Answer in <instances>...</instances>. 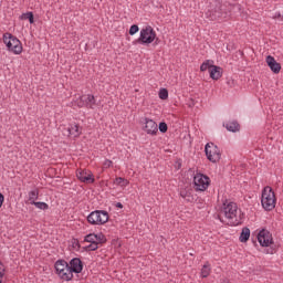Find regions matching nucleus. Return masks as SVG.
<instances>
[{
    "label": "nucleus",
    "mask_w": 283,
    "mask_h": 283,
    "mask_svg": "<svg viewBox=\"0 0 283 283\" xmlns=\"http://www.w3.org/2000/svg\"><path fill=\"white\" fill-rule=\"evenodd\" d=\"M220 213L224 216V219L218 214V220L222 222V224H228V227H239V224H242V217L240 208H238V203L233 201H224L221 206Z\"/></svg>",
    "instance_id": "nucleus-1"
},
{
    "label": "nucleus",
    "mask_w": 283,
    "mask_h": 283,
    "mask_svg": "<svg viewBox=\"0 0 283 283\" xmlns=\"http://www.w3.org/2000/svg\"><path fill=\"white\" fill-rule=\"evenodd\" d=\"M261 205L264 211H273L275 205H277V198L275 197V191L271 186H265L261 193Z\"/></svg>",
    "instance_id": "nucleus-2"
},
{
    "label": "nucleus",
    "mask_w": 283,
    "mask_h": 283,
    "mask_svg": "<svg viewBox=\"0 0 283 283\" xmlns=\"http://www.w3.org/2000/svg\"><path fill=\"white\" fill-rule=\"evenodd\" d=\"M2 41L7 46L8 52H12V54L15 55H19L23 52V44L21 43V40H19L12 33H3Z\"/></svg>",
    "instance_id": "nucleus-3"
},
{
    "label": "nucleus",
    "mask_w": 283,
    "mask_h": 283,
    "mask_svg": "<svg viewBox=\"0 0 283 283\" xmlns=\"http://www.w3.org/2000/svg\"><path fill=\"white\" fill-rule=\"evenodd\" d=\"M55 273L60 277V280H63V282H72L74 279V274L72 273V270L70 268V263L65 260H57L54 264Z\"/></svg>",
    "instance_id": "nucleus-4"
},
{
    "label": "nucleus",
    "mask_w": 283,
    "mask_h": 283,
    "mask_svg": "<svg viewBox=\"0 0 283 283\" xmlns=\"http://www.w3.org/2000/svg\"><path fill=\"white\" fill-rule=\"evenodd\" d=\"M88 224L93 227H103L109 222V213L105 210H94L86 218Z\"/></svg>",
    "instance_id": "nucleus-5"
},
{
    "label": "nucleus",
    "mask_w": 283,
    "mask_h": 283,
    "mask_svg": "<svg viewBox=\"0 0 283 283\" xmlns=\"http://www.w3.org/2000/svg\"><path fill=\"white\" fill-rule=\"evenodd\" d=\"M156 39H158L156 31L151 25H147L140 30L137 43L140 45H151Z\"/></svg>",
    "instance_id": "nucleus-6"
},
{
    "label": "nucleus",
    "mask_w": 283,
    "mask_h": 283,
    "mask_svg": "<svg viewBox=\"0 0 283 283\" xmlns=\"http://www.w3.org/2000/svg\"><path fill=\"white\" fill-rule=\"evenodd\" d=\"M211 185V179L209 176L202 172H196L193 176V188L195 191H207Z\"/></svg>",
    "instance_id": "nucleus-7"
},
{
    "label": "nucleus",
    "mask_w": 283,
    "mask_h": 283,
    "mask_svg": "<svg viewBox=\"0 0 283 283\" xmlns=\"http://www.w3.org/2000/svg\"><path fill=\"white\" fill-rule=\"evenodd\" d=\"M72 105L80 108L87 107V109H94V107H96V97L92 94L82 95L73 101Z\"/></svg>",
    "instance_id": "nucleus-8"
},
{
    "label": "nucleus",
    "mask_w": 283,
    "mask_h": 283,
    "mask_svg": "<svg viewBox=\"0 0 283 283\" xmlns=\"http://www.w3.org/2000/svg\"><path fill=\"white\" fill-rule=\"evenodd\" d=\"M205 153L210 163H218L220 161V158H222V153H220V148L213 143L206 144Z\"/></svg>",
    "instance_id": "nucleus-9"
},
{
    "label": "nucleus",
    "mask_w": 283,
    "mask_h": 283,
    "mask_svg": "<svg viewBox=\"0 0 283 283\" xmlns=\"http://www.w3.org/2000/svg\"><path fill=\"white\" fill-rule=\"evenodd\" d=\"M256 238L260 247H263V248H269L271 247V244L274 243L273 234L271 233V231L266 229L260 230Z\"/></svg>",
    "instance_id": "nucleus-10"
},
{
    "label": "nucleus",
    "mask_w": 283,
    "mask_h": 283,
    "mask_svg": "<svg viewBox=\"0 0 283 283\" xmlns=\"http://www.w3.org/2000/svg\"><path fill=\"white\" fill-rule=\"evenodd\" d=\"M84 242H88L90 244H105V242H107V239L102 232L90 233L84 237Z\"/></svg>",
    "instance_id": "nucleus-11"
},
{
    "label": "nucleus",
    "mask_w": 283,
    "mask_h": 283,
    "mask_svg": "<svg viewBox=\"0 0 283 283\" xmlns=\"http://www.w3.org/2000/svg\"><path fill=\"white\" fill-rule=\"evenodd\" d=\"M144 132L148 134V136H156L158 134V124L149 117L144 118Z\"/></svg>",
    "instance_id": "nucleus-12"
},
{
    "label": "nucleus",
    "mask_w": 283,
    "mask_h": 283,
    "mask_svg": "<svg viewBox=\"0 0 283 283\" xmlns=\"http://www.w3.org/2000/svg\"><path fill=\"white\" fill-rule=\"evenodd\" d=\"M69 268L71 269V273L78 275V273H83V261L80 258H73L69 262Z\"/></svg>",
    "instance_id": "nucleus-13"
},
{
    "label": "nucleus",
    "mask_w": 283,
    "mask_h": 283,
    "mask_svg": "<svg viewBox=\"0 0 283 283\" xmlns=\"http://www.w3.org/2000/svg\"><path fill=\"white\" fill-rule=\"evenodd\" d=\"M76 176L81 182H88L90 185L94 184V175L87 170H77Z\"/></svg>",
    "instance_id": "nucleus-14"
},
{
    "label": "nucleus",
    "mask_w": 283,
    "mask_h": 283,
    "mask_svg": "<svg viewBox=\"0 0 283 283\" xmlns=\"http://www.w3.org/2000/svg\"><path fill=\"white\" fill-rule=\"evenodd\" d=\"M265 61L271 72H273V74H280V71L282 70V65L277 63V61H275V57H273L272 55H268Z\"/></svg>",
    "instance_id": "nucleus-15"
},
{
    "label": "nucleus",
    "mask_w": 283,
    "mask_h": 283,
    "mask_svg": "<svg viewBox=\"0 0 283 283\" xmlns=\"http://www.w3.org/2000/svg\"><path fill=\"white\" fill-rule=\"evenodd\" d=\"M69 136H73V138H78L81 134H83V129L78 124H70L67 128Z\"/></svg>",
    "instance_id": "nucleus-16"
},
{
    "label": "nucleus",
    "mask_w": 283,
    "mask_h": 283,
    "mask_svg": "<svg viewBox=\"0 0 283 283\" xmlns=\"http://www.w3.org/2000/svg\"><path fill=\"white\" fill-rule=\"evenodd\" d=\"M209 74L212 81H219V78H222V67L212 65L210 66Z\"/></svg>",
    "instance_id": "nucleus-17"
},
{
    "label": "nucleus",
    "mask_w": 283,
    "mask_h": 283,
    "mask_svg": "<svg viewBox=\"0 0 283 283\" xmlns=\"http://www.w3.org/2000/svg\"><path fill=\"white\" fill-rule=\"evenodd\" d=\"M209 275H211V263L206 262L201 268L200 277L206 279Z\"/></svg>",
    "instance_id": "nucleus-18"
},
{
    "label": "nucleus",
    "mask_w": 283,
    "mask_h": 283,
    "mask_svg": "<svg viewBox=\"0 0 283 283\" xmlns=\"http://www.w3.org/2000/svg\"><path fill=\"white\" fill-rule=\"evenodd\" d=\"M250 238H251V230L247 227L243 228L239 237L240 242H249Z\"/></svg>",
    "instance_id": "nucleus-19"
},
{
    "label": "nucleus",
    "mask_w": 283,
    "mask_h": 283,
    "mask_svg": "<svg viewBox=\"0 0 283 283\" xmlns=\"http://www.w3.org/2000/svg\"><path fill=\"white\" fill-rule=\"evenodd\" d=\"M226 129H228V132H240V124H238V122L232 120V122H228L226 125Z\"/></svg>",
    "instance_id": "nucleus-20"
},
{
    "label": "nucleus",
    "mask_w": 283,
    "mask_h": 283,
    "mask_svg": "<svg viewBox=\"0 0 283 283\" xmlns=\"http://www.w3.org/2000/svg\"><path fill=\"white\" fill-rule=\"evenodd\" d=\"M39 200V189H33L29 191V202L34 205Z\"/></svg>",
    "instance_id": "nucleus-21"
},
{
    "label": "nucleus",
    "mask_w": 283,
    "mask_h": 283,
    "mask_svg": "<svg viewBox=\"0 0 283 283\" xmlns=\"http://www.w3.org/2000/svg\"><path fill=\"white\" fill-rule=\"evenodd\" d=\"M114 184L117 185L118 187H122V189H125V187L129 186V180H127L123 177H117V178H115Z\"/></svg>",
    "instance_id": "nucleus-22"
},
{
    "label": "nucleus",
    "mask_w": 283,
    "mask_h": 283,
    "mask_svg": "<svg viewBox=\"0 0 283 283\" xmlns=\"http://www.w3.org/2000/svg\"><path fill=\"white\" fill-rule=\"evenodd\" d=\"M180 196H181V198H184V200H186L187 202H193V196H191V192H190V191L181 190V191H180Z\"/></svg>",
    "instance_id": "nucleus-23"
},
{
    "label": "nucleus",
    "mask_w": 283,
    "mask_h": 283,
    "mask_svg": "<svg viewBox=\"0 0 283 283\" xmlns=\"http://www.w3.org/2000/svg\"><path fill=\"white\" fill-rule=\"evenodd\" d=\"M211 63H213V61H211V60H206L201 65H200V71L201 72H207V70H211V66H213V64H211Z\"/></svg>",
    "instance_id": "nucleus-24"
},
{
    "label": "nucleus",
    "mask_w": 283,
    "mask_h": 283,
    "mask_svg": "<svg viewBox=\"0 0 283 283\" xmlns=\"http://www.w3.org/2000/svg\"><path fill=\"white\" fill-rule=\"evenodd\" d=\"M33 206L36 207V209H41V211H46V209H50V206L43 201H35Z\"/></svg>",
    "instance_id": "nucleus-25"
},
{
    "label": "nucleus",
    "mask_w": 283,
    "mask_h": 283,
    "mask_svg": "<svg viewBox=\"0 0 283 283\" xmlns=\"http://www.w3.org/2000/svg\"><path fill=\"white\" fill-rule=\"evenodd\" d=\"M158 96L161 101H167L169 98V91L167 88H160Z\"/></svg>",
    "instance_id": "nucleus-26"
},
{
    "label": "nucleus",
    "mask_w": 283,
    "mask_h": 283,
    "mask_svg": "<svg viewBox=\"0 0 283 283\" xmlns=\"http://www.w3.org/2000/svg\"><path fill=\"white\" fill-rule=\"evenodd\" d=\"M22 19H28V21L32 24L34 23V14L32 12H27L22 14Z\"/></svg>",
    "instance_id": "nucleus-27"
},
{
    "label": "nucleus",
    "mask_w": 283,
    "mask_h": 283,
    "mask_svg": "<svg viewBox=\"0 0 283 283\" xmlns=\"http://www.w3.org/2000/svg\"><path fill=\"white\" fill-rule=\"evenodd\" d=\"M3 277H6V265L0 262V283H3Z\"/></svg>",
    "instance_id": "nucleus-28"
},
{
    "label": "nucleus",
    "mask_w": 283,
    "mask_h": 283,
    "mask_svg": "<svg viewBox=\"0 0 283 283\" xmlns=\"http://www.w3.org/2000/svg\"><path fill=\"white\" fill-rule=\"evenodd\" d=\"M138 30H140V28H138V24H133V25L129 28V34H130V36H134V34L138 33Z\"/></svg>",
    "instance_id": "nucleus-29"
},
{
    "label": "nucleus",
    "mask_w": 283,
    "mask_h": 283,
    "mask_svg": "<svg viewBox=\"0 0 283 283\" xmlns=\"http://www.w3.org/2000/svg\"><path fill=\"white\" fill-rule=\"evenodd\" d=\"M167 129H168L167 123L160 122V123H159V132H160L161 134H167Z\"/></svg>",
    "instance_id": "nucleus-30"
},
{
    "label": "nucleus",
    "mask_w": 283,
    "mask_h": 283,
    "mask_svg": "<svg viewBox=\"0 0 283 283\" xmlns=\"http://www.w3.org/2000/svg\"><path fill=\"white\" fill-rule=\"evenodd\" d=\"M98 244L101 243H91L85 247V251H96L98 249Z\"/></svg>",
    "instance_id": "nucleus-31"
},
{
    "label": "nucleus",
    "mask_w": 283,
    "mask_h": 283,
    "mask_svg": "<svg viewBox=\"0 0 283 283\" xmlns=\"http://www.w3.org/2000/svg\"><path fill=\"white\" fill-rule=\"evenodd\" d=\"M113 165H114V161L109 159H105L103 163V169H109V167H112Z\"/></svg>",
    "instance_id": "nucleus-32"
},
{
    "label": "nucleus",
    "mask_w": 283,
    "mask_h": 283,
    "mask_svg": "<svg viewBox=\"0 0 283 283\" xmlns=\"http://www.w3.org/2000/svg\"><path fill=\"white\" fill-rule=\"evenodd\" d=\"M6 200V197H3V193L0 192V209L3 207V201Z\"/></svg>",
    "instance_id": "nucleus-33"
},
{
    "label": "nucleus",
    "mask_w": 283,
    "mask_h": 283,
    "mask_svg": "<svg viewBox=\"0 0 283 283\" xmlns=\"http://www.w3.org/2000/svg\"><path fill=\"white\" fill-rule=\"evenodd\" d=\"M116 207H117L118 209H123V203L117 202V203H116Z\"/></svg>",
    "instance_id": "nucleus-34"
},
{
    "label": "nucleus",
    "mask_w": 283,
    "mask_h": 283,
    "mask_svg": "<svg viewBox=\"0 0 283 283\" xmlns=\"http://www.w3.org/2000/svg\"><path fill=\"white\" fill-rule=\"evenodd\" d=\"M221 283H231V281H229V279H223Z\"/></svg>",
    "instance_id": "nucleus-35"
}]
</instances>
